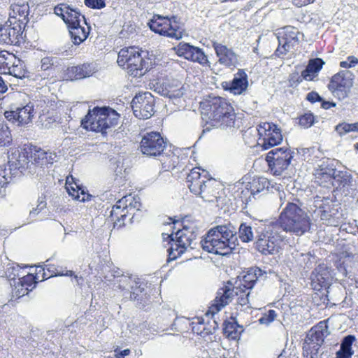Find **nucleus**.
Masks as SVG:
<instances>
[{"label": "nucleus", "mask_w": 358, "mask_h": 358, "mask_svg": "<svg viewBox=\"0 0 358 358\" xmlns=\"http://www.w3.org/2000/svg\"><path fill=\"white\" fill-rule=\"evenodd\" d=\"M8 165L10 173L17 175V172L23 173L26 171L31 175H35L34 166L30 164L29 152L27 150L23 151L15 150L8 155Z\"/></svg>", "instance_id": "12"}, {"label": "nucleus", "mask_w": 358, "mask_h": 358, "mask_svg": "<svg viewBox=\"0 0 358 358\" xmlns=\"http://www.w3.org/2000/svg\"><path fill=\"white\" fill-rule=\"evenodd\" d=\"M59 60L57 57H45L41 60V69L43 71H48L55 66H57Z\"/></svg>", "instance_id": "50"}, {"label": "nucleus", "mask_w": 358, "mask_h": 358, "mask_svg": "<svg viewBox=\"0 0 358 358\" xmlns=\"http://www.w3.org/2000/svg\"><path fill=\"white\" fill-rule=\"evenodd\" d=\"M131 108L136 117L147 120L155 113V98L149 92L139 93L133 98Z\"/></svg>", "instance_id": "8"}, {"label": "nucleus", "mask_w": 358, "mask_h": 358, "mask_svg": "<svg viewBox=\"0 0 358 358\" xmlns=\"http://www.w3.org/2000/svg\"><path fill=\"white\" fill-rule=\"evenodd\" d=\"M130 291L127 292L131 300L136 301L137 304L144 307L148 301V294L146 285L138 279L134 280V283L130 285Z\"/></svg>", "instance_id": "24"}, {"label": "nucleus", "mask_w": 358, "mask_h": 358, "mask_svg": "<svg viewBox=\"0 0 358 358\" xmlns=\"http://www.w3.org/2000/svg\"><path fill=\"white\" fill-rule=\"evenodd\" d=\"M275 274L271 270L263 271L258 267L250 268L243 276L241 284L239 286L251 289L257 281H264L268 278V275Z\"/></svg>", "instance_id": "21"}, {"label": "nucleus", "mask_w": 358, "mask_h": 358, "mask_svg": "<svg viewBox=\"0 0 358 358\" xmlns=\"http://www.w3.org/2000/svg\"><path fill=\"white\" fill-rule=\"evenodd\" d=\"M199 245L202 249L208 252L227 256L234 251L231 245H228L224 239L217 236L214 231L209 230L205 237L200 241Z\"/></svg>", "instance_id": "11"}, {"label": "nucleus", "mask_w": 358, "mask_h": 358, "mask_svg": "<svg viewBox=\"0 0 358 358\" xmlns=\"http://www.w3.org/2000/svg\"><path fill=\"white\" fill-rule=\"evenodd\" d=\"M69 29V34L75 45H79L84 41L88 36L90 33V27L85 29L78 23V25H73Z\"/></svg>", "instance_id": "32"}, {"label": "nucleus", "mask_w": 358, "mask_h": 358, "mask_svg": "<svg viewBox=\"0 0 358 358\" xmlns=\"http://www.w3.org/2000/svg\"><path fill=\"white\" fill-rule=\"evenodd\" d=\"M351 87L343 86L341 87H334L328 88L334 94V96L337 97L340 100H343L348 96Z\"/></svg>", "instance_id": "52"}, {"label": "nucleus", "mask_w": 358, "mask_h": 358, "mask_svg": "<svg viewBox=\"0 0 358 358\" xmlns=\"http://www.w3.org/2000/svg\"><path fill=\"white\" fill-rule=\"evenodd\" d=\"M20 273L21 268L18 264H16V266H8L6 268V275L10 280H15L16 277L22 278Z\"/></svg>", "instance_id": "54"}, {"label": "nucleus", "mask_w": 358, "mask_h": 358, "mask_svg": "<svg viewBox=\"0 0 358 358\" xmlns=\"http://www.w3.org/2000/svg\"><path fill=\"white\" fill-rule=\"evenodd\" d=\"M80 17L85 20V18L83 15H81V13L77 9H74L70 6L66 14H64V22L67 24L68 28L73 26L78 25V23H80ZM86 24V21H85Z\"/></svg>", "instance_id": "38"}, {"label": "nucleus", "mask_w": 358, "mask_h": 358, "mask_svg": "<svg viewBox=\"0 0 358 358\" xmlns=\"http://www.w3.org/2000/svg\"><path fill=\"white\" fill-rule=\"evenodd\" d=\"M336 211L337 210L331 208L329 206L320 205L314 210V214L316 217H320V220L326 221L327 224L332 225L335 222Z\"/></svg>", "instance_id": "33"}, {"label": "nucleus", "mask_w": 358, "mask_h": 358, "mask_svg": "<svg viewBox=\"0 0 358 358\" xmlns=\"http://www.w3.org/2000/svg\"><path fill=\"white\" fill-rule=\"evenodd\" d=\"M34 115V106L29 103L22 107H17L15 110H10L4 113L5 118L18 126H25L31 122Z\"/></svg>", "instance_id": "16"}, {"label": "nucleus", "mask_w": 358, "mask_h": 358, "mask_svg": "<svg viewBox=\"0 0 358 358\" xmlns=\"http://www.w3.org/2000/svg\"><path fill=\"white\" fill-rule=\"evenodd\" d=\"M197 227L194 224H189V225H184L182 227V229H178L177 231H182L183 234H187V236H189V237H191L192 238L196 239L197 236Z\"/></svg>", "instance_id": "56"}, {"label": "nucleus", "mask_w": 358, "mask_h": 358, "mask_svg": "<svg viewBox=\"0 0 358 358\" xmlns=\"http://www.w3.org/2000/svg\"><path fill=\"white\" fill-rule=\"evenodd\" d=\"M215 185H217V182L215 179L208 178L201 189V193H199L197 196L208 202H214L215 201L217 202L220 197L216 196Z\"/></svg>", "instance_id": "31"}, {"label": "nucleus", "mask_w": 358, "mask_h": 358, "mask_svg": "<svg viewBox=\"0 0 358 358\" xmlns=\"http://www.w3.org/2000/svg\"><path fill=\"white\" fill-rule=\"evenodd\" d=\"M173 50L179 57H183L187 60L198 62L201 65H206L209 63L207 56L201 48L189 43H180L173 48Z\"/></svg>", "instance_id": "17"}, {"label": "nucleus", "mask_w": 358, "mask_h": 358, "mask_svg": "<svg viewBox=\"0 0 358 358\" xmlns=\"http://www.w3.org/2000/svg\"><path fill=\"white\" fill-rule=\"evenodd\" d=\"M13 59H15L14 55L7 51H0V73L6 74Z\"/></svg>", "instance_id": "43"}, {"label": "nucleus", "mask_w": 358, "mask_h": 358, "mask_svg": "<svg viewBox=\"0 0 358 358\" xmlns=\"http://www.w3.org/2000/svg\"><path fill=\"white\" fill-rule=\"evenodd\" d=\"M234 290L230 286L225 285L220 288L216 294V297L213 301L211 308L219 312L222 308L226 306L234 297Z\"/></svg>", "instance_id": "26"}, {"label": "nucleus", "mask_w": 358, "mask_h": 358, "mask_svg": "<svg viewBox=\"0 0 358 358\" xmlns=\"http://www.w3.org/2000/svg\"><path fill=\"white\" fill-rule=\"evenodd\" d=\"M330 334L326 321H322L312 327L307 334L303 345L305 358H318V350L324 343V338Z\"/></svg>", "instance_id": "5"}, {"label": "nucleus", "mask_w": 358, "mask_h": 358, "mask_svg": "<svg viewBox=\"0 0 358 358\" xmlns=\"http://www.w3.org/2000/svg\"><path fill=\"white\" fill-rule=\"evenodd\" d=\"M85 4L93 9H101L106 6L105 0H85Z\"/></svg>", "instance_id": "60"}, {"label": "nucleus", "mask_w": 358, "mask_h": 358, "mask_svg": "<svg viewBox=\"0 0 358 358\" xmlns=\"http://www.w3.org/2000/svg\"><path fill=\"white\" fill-rule=\"evenodd\" d=\"M166 235L172 241L171 247L168 249V261L176 259L177 257H180L187 248L192 250L196 245V243L194 242L195 239L189 237L187 234H183L182 231L172 232L170 235Z\"/></svg>", "instance_id": "9"}, {"label": "nucleus", "mask_w": 358, "mask_h": 358, "mask_svg": "<svg viewBox=\"0 0 358 358\" xmlns=\"http://www.w3.org/2000/svg\"><path fill=\"white\" fill-rule=\"evenodd\" d=\"M318 75L315 73L310 71V69L307 67L301 72V76H299L297 79V82L299 83L303 80H313L315 78H316Z\"/></svg>", "instance_id": "58"}, {"label": "nucleus", "mask_w": 358, "mask_h": 358, "mask_svg": "<svg viewBox=\"0 0 358 358\" xmlns=\"http://www.w3.org/2000/svg\"><path fill=\"white\" fill-rule=\"evenodd\" d=\"M238 238L244 243L252 241L254 239L252 227L246 223H241L238 228Z\"/></svg>", "instance_id": "45"}, {"label": "nucleus", "mask_w": 358, "mask_h": 358, "mask_svg": "<svg viewBox=\"0 0 358 358\" xmlns=\"http://www.w3.org/2000/svg\"><path fill=\"white\" fill-rule=\"evenodd\" d=\"M222 87L234 94H241L248 86V76L243 69H239L231 81L223 82Z\"/></svg>", "instance_id": "19"}, {"label": "nucleus", "mask_w": 358, "mask_h": 358, "mask_svg": "<svg viewBox=\"0 0 358 358\" xmlns=\"http://www.w3.org/2000/svg\"><path fill=\"white\" fill-rule=\"evenodd\" d=\"M325 64L324 60L321 58H315L310 59L307 68L310 69L311 71L318 75L319 71L322 69L323 65Z\"/></svg>", "instance_id": "53"}, {"label": "nucleus", "mask_w": 358, "mask_h": 358, "mask_svg": "<svg viewBox=\"0 0 358 358\" xmlns=\"http://www.w3.org/2000/svg\"><path fill=\"white\" fill-rule=\"evenodd\" d=\"M350 127L349 123L343 122L336 125L335 130L340 136H343L350 132Z\"/></svg>", "instance_id": "63"}, {"label": "nucleus", "mask_w": 358, "mask_h": 358, "mask_svg": "<svg viewBox=\"0 0 358 358\" xmlns=\"http://www.w3.org/2000/svg\"><path fill=\"white\" fill-rule=\"evenodd\" d=\"M5 24L1 22L0 27V42L10 45H17L23 39L22 24L23 22L19 18L13 17V20H9Z\"/></svg>", "instance_id": "10"}, {"label": "nucleus", "mask_w": 358, "mask_h": 358, "mask_svg": "<svg viewBox=\"0 0 358 358\" xmlns=\"http://www.w3.org/2000/svg\"><path fill=\"white\" fill-rule=\"evenodd\" d=\"M235 289V293L238 296L237 302L239 305L243 306L249 303L250 289H246L241 286L233 288Z\"/></svg>", "instance_id": "48"}, {"label": "nucleus", "mask_w": 358, "mask_h": 358, "mask_svg": "<svg viewBox=\"0 0 358 358\" xmlns=\"http://www.w3.org/2000/svg\"><path fill=\"white\" fill-rule=\"evenodd\" d=\"M352 176L347 171H338L330 183V185L334 187L336 189H343L348 191L352 185Z\"/></svg>", "instance_id": "29"}, {"label": "nucleus", "mask_w": 358, "mask_h": 358, "mask_svg": "<svg viewBox=\"0 0 358 358\" xmlns=\"http://www.w3.org/2000/svg\"><path fill=\"white\" fill-rule=\"evenodd\" d=\"M28 152L30 164L34 166L35 174L36 176L41 175V172L43 171V166H45L44 156H45V151L34 146L33 148H30Z\"/></svg>", "instance_id": "28"}, {"label": "nucleus", "mask_w": 358, "mask_h": 358, "mask_svg": "<svg viewBox=\"0 0 358 358\" xmlns=\"http://www.w3.org/2000/svg\"><path fill=\"white\" fill-rule=\"evenodd\" d=\"M70 6L69 5L62 4L55 7V13L57 15L61 16L63 20H64V14H66Z\"/></svg>", "instance_id": "64"}, {"label": "nucleus", "mask_w": 358, "mask_h": 358, "mask_svg": "<svg viewBox=\"0 0 358 358\" xmlns=\"http://www.w3.org/2000/svg\"><path fill=\"white\" fill-rule=\"evenodd\" d=\"M103 110V107H94L92 110H89L87 114L85 115V118H83L81 121V125L83 128L90 130L89 127H87V124H91V122H98L99 120V112H102Z\"/></svg>", "instance_id": "40"}, {"label": "nucleus", "mask_w": 358, "mask_h": 358, "mask_svg": "<svg viewBox=\"0 0 358 358\" xmlns=\"http://www.w3.org/2000/svg\"><path fill=\"white\" fill-rule=\"evenodd\" d=\"M215 312L214 310H208L206 313V317H209L211 315V320H208L205 326L202 328V331L201 332V335L202 336H206L209 334H213L215 330L218 328V323L215 318Z\"/></svg>", "instance_id": "41"}, {"label": "nucleus", "mask_w": 358, "mask_h": 358, "mask_svg": "<svg viewBox=\"0 0 358 358\" xmlns=\"http://www.w3.org/2000/svg\"><path fill=\"white\" fill-rule=\"evenodd\" d=\"M70 72L74 75L75 79H83L92 76L95 73V68L93 64H83L72 66Z\"/></svg>", "instance_id": "34"}, {"label": "nucleus", "mask_w": 358, "mask_h": 358, "mask_svg": "<svg viewBox=\"0 0 358 358\" xmlns=\"http://www.w3.org/2000/svg\"><path fill=\"white\" fill-rule=\"evenodd\" d=\"M115 282L114 285L121 289L129 290L130 285L134 283L135 279H133L131 276L124 275L123 274L120 275L117 273V275H114Z\"/></svg>", "instance_id": "44"}, {"label": "nucleus", "mask_w": 358, "mask_h": 358, "mask_svg": "<svg viewBox=\"0 0 358 358\" xmlns=\"http://www.w3.org/2000/svg\"><path fill=\"white\" fill-rule=\"evenodd\" d=\"M166 145V139L159 132L150 131L142 136L138 150L147 157H156L163 154Z\"/></svg>", "instance_id": "7"}, {"label": "nucleus", "mask_w": 358, "mask_h": 358, "mask_svg": "<svg viewBox=\"0 0 358 358\" xmlns=\"http://www.w3.org/2000/svg\"><path fill=\"white\" fill-rule=\"evenodd\" d=\"M275 274L271 270L263 271L258 267L250 268L243 276L241 284L239 286L251 289L257 281H264L268 278V275Z\"/></svg>", "instance_id": "22"}, {"label": "nucleus", "mask_w": 358, "mask_h": 358, "mask_svg": "<svg viewBox=\"0 0 358 358\" xmlns=\"http://www.w3.org/2000/svg\"><path fill=\"white\" fill-rule=\"evenodd\" d=\"M343 76L344 71H341L338 73L334 75L331 78L328 85V88H334V86H335V87H338V86H339V87H341L343 86L352 87V81L350 80L345 78Z\"/></svg>", "instance_id": "42"}, {"label": "nucleus", "mask_w": 358, "mask_h": 358, "mask_svg": "<svg viewBox=\"0 0 358 358\" xmlns=\"http://www.w3.org/2000/svg\"><path fill=\"white\" fill-rule=\"evenodd\" d=\"M336 171L334 160L324 158L315 169V182L321 186L329 187Z\"/></svg>", "instance_id": "15"}, {"label": "nucleus", "mask_w": 358, "mask_h": 358, "mask_svg": "<svg viewBox=\"0 0 358 358\" xmlns=\"http://www.w3.org/2000/svg\"><path fill=\"white\" fill-rule=\"evenodd\" d=\"M180 19L176 15L163 16L155 15L148 22L150 29L162 36L179 40L184 31Z\"/></svg>", "instance_id": "4"}, {"label": "nucleus", "mask_w": 358, "mask_h": 358, "mask_svg": "<svg viewBox=\"0 0 358 358\" xmlns=\"http://www.w3.org/2000/svg\"><path fill=\"white\" fill-rule=\"evenodd\" d=\"M276 317V313L274 310H269L267 313L264 314L259 320V322L262 324H269L272 322Z\"/></svg>", "instance_id": "57"}, {"label": "nucleus", "mask_w": 358, "mask_h": 358, "mask_svg": "<svg viewBox=\"0 0 358 358\" xmlns=\"http://www.w3.org/2000/svg\"><path fill=\"white\" fill-rule=\"evenodd\" d=\"M119 114L110 107L104 106L103 110L99 112V120L97 122L87 124L90 130L96 132L106 133V130L117 124Z\"/></svg>", "instance_id": "14"}, {"label": "nucleus", "mask_w": 358, "mask_h": 358, "mask_svg": "<svg viewBox=\"0 0 358 358\" xmlns=\"http://www.w3.org/2000/svg\"><path fill=\"white\" fill-rule=\"evenodd\" d=\"M285 29L284 36L278 39L280 44L284 42L287 46L294 48L303 38V34L294 27H287Z\"/></svg>", "instance_id": "30"}, {"label": "nucleus", "mask_w": 358, "mask_h": 358, "mask_svg": "<svg viewBox=\"0 0 358 358\" xmlns=\"http://www.w3.org/2000/svg\"><path fill=\"white\" fill-rule=\"evenodd\" d=\"M127 213L128 210H127L124 213H120L119 215L115 216V219L112 220L114 221V227L120 228L124 224V220L127 217Z\"/></svg>", "instance_id": "62"}, {"label": "nucleus", "mask_w": 358, "mask_h": 358, "mask_svg": "<svg viewBox=\"0 0 358 358\" xmlns=\"http://www.w3.org/2000/svg\"><path fill=\"white\" fill-rule=\"evenodd\" d=\"M315 117L311 113H306L299 117V124L305 129L310 127L315 122Z\"/></svg>", "instance_id": "51"}, {"label": "nucleus", "mask_w": 358, "mask_h": 358, "mask_svg": "<svg viewBox=\"0 0 358 358\" xmlns=\"http://www.w3.org/2000/svg\"><path fill=\"white\" fill-rule=\"evenodd\" d=\"M311 220L308 213L302 208L301 203L288 202L281 212L279 219L255 227L256 249L262 255H274L278 252L282 239V231L301 236L310 229Z\"/></svg>", "instance_id": "1"}, {"label": "nucleus", "mask_w": 358, "mask_h": 358, "mask_svg": "<svg viewBox=\"0 0 358 358\" xmlns=\"http://www.w3.org/2000/svg\"><path fill=\"white\" fill-rule=\"evenodd\" d=\"M257 131L259 135L262 137L261 145L263 150L277 145L282 141L280 129L273 123H260L257 126Z\"/></svg>", "instance_id": "13"}, {"label": "nucleus", "mask_w": 358, "mask_h": 358, "mask_svg": "<svg viewBox=\"0 0 358 358\" xmlns=\"http://www.w3.org/2000/svg\"><path fill=\"white\" fill-rule=\"evenodd\" d=\"M124 202L123 199L119 200L115 205L113 206V208L110 213V217L111 220L115 219V216L120 214V213H124L127 210L128 206L126 205L125 207L122 208V203Z\"/></svg>", "instance_id": "55"}, {"label": "nucleus", "mask_w": 358, "mask_h": 358, "mask_svg": "<svg viewBox=\"0 0 358 358\" xmlns=\"http://www.w3.org/2000/svg\"><path fill=\"white\" fill-rule=\"evenodd\" d=\"M10 66H9V70H7L6 74L11 75L17 78H23L26 77L27 71L24 69V66L22 62L20 59H13Z\"/></svg>", "instance_id": "37"}, {"label": "nucleus", "mask_w": 358, "mask_h": 358, "mask_svg": "<svg viewBox=\"0 0 358 358\" xmlns=\"http://www.w3.org/2000/svg\"><path fill=\"white\" fill-rule=\"evenodd\" d=\"M210 230L214 231L217 236H220L224 241L231 245L232 250H235L238 245V239L237 236V231L236 227L231 223L225 224L217 225Z\"/></svg>", "instance_id": "20"}, {"label": "nucleus", "mask_w": 358, "mask_h": 358, "mask_svg": "<svg viewBox=\"0 0 358 358\" xmlns=\"http://www.w3.org/2000/svg\"><path fill=\"white\" fill-rule=\"evenodd\" d=\"M224 334L232 338H236L243 331V327L236 322H224Z\"/></svg>", "instance_id": "46"}, {"label": "nucleus", "mask_w": 358, "mask_h": 358, "mask_svg": "<svg viewBox=\"0 0 358 358\" xmlns=\"http://www.w3.org/2000/svg\"><path fill=\"white\" fill-rule=\"evenodd\" d=\"M268 185L269 182L266 178L258 177L254 178L250 185L251 194L255 196L265 189H268Z\"/></svg>", "instance_id": "39"}, {"label": "nucleus", "mask_w": 358, "mask_h": 358, "mask_svg": "<svg viewBox=\"0 0 358 358\" xmlns=\"http://www.w3.org/2000/svg\"><path fill=\"white\" fill-rule=\"evenodd\" d=\"M358 64V59L355 56H348L346 61L340 62V66L342 68L348 69L354 67Z\"/></svg>", "instance_id": "61"}, {"label": "nucleus", "mask_w": 358, "mask_h": 358, "mask_svg": "<svg viewBox=\"0 0 358 358\" xmlns=\"http://www.w3.org/2000/svg\"><path fill=\"white\" fill-rule=\"evenodd\" d=\"M213 47L220 64L231 69L238 64V57L231 48L217 42H213Z\"/></svg>", "instance_id": "18"}, {"label": "nucleus", "mask_w": 358, "mask_h": 358, "mask_svg": "<svg viewBox=\"0 0 358 358\" xmlns=\"http://www.w3.org/2000/svg\"><path fill=\"white\" fill-rule=\"evenodd\" d=\"M313 284L316 283L321 287H327L331 283L332 275L329 268L324 264H319L310 275Z\"/></svg>", "instance_id": "25"}, {"label": "nucleus", "mask_w": 358, "mask_h": 358, "mask_svg": "<svg viewBox=\"0 0 358 358\" xmlns=\"http://www.w3.org/2000/svg\"><path fill=\"white\" fill-rule=\"evenodd\" d=\"M75 185L76 186V187L72 186L66 187L69 194L74 199L79 200L83 202L90 201L92 196L88 193H86L83 187H80L76 183H75Z\"/></svg>", "instance_id": "36"}, {"label": "nucleus", "mask_w": 358, "mask_h": 358, "mask_svg": "<svg viewBox=\"0 0 358 358\" xmlns=\"http://www.w3.org/2000/svg\"><path fill=\"white\" fill-rule=\"evenodd\" d=\"M12 174L10 173L9 169L0 170V186L3 187L6 184L9 183L11 180Z\"/></svg>", "instance_id": "59"}, {"label": "nucleus", "mask_w": 358, "mask_h": 358, "mask_svg": "<svg viewBox=\"0 0 358 358\" xmlns=\"http://www.w3.org/2000/svg\"><path fill=\"white\" fill-rule=\"evenodd\" d=\"M206 108L213 126L222 129L239 127L234 108L225 99L214 97L206 103Z\"/></svg>", "instance_id": "2"}, {"label": "nucleus", "mask_w": 358, "mask_h": 358, "mask_svg": "<svg viewBox=\"0 0 358 358\" xmlns=\"http://www.w3.org/2000/svg\"><path fill=\"white\" fill-rule=\"evenodd\" d=\"M207 179V173L203 171L202 174L199 168H194L187 176L186 182L190 192L197 196Z\"/></svg>", "instance_id": "23"}, {"label": "nucleus", "mask_w": 358, "mask_h": 358, "mask_svg": "<svg viewBox=\"0 0 358 358\" xmlns=\"http://www.w3.org/2000/svg\"><path fill=\"white\" fill-rule=\"evenodd\" d=\"M36 283L32 274L24 275L18 279L17 285L15 286L13 292L16 296L20 298L32 291Z\"/></svg>", "instance_id": "27"}, {"label": "nucleus", "mask_w": 358, "mask_h": 358, "mask_svg": "<svg viewBox=\"0 0 358 358\" xmlns=\"http://www.w3.org/2000/svg\"><path fill=\"white\" fill-rule=\"evenodd\" d=\"M148 52L136 47L122 48L118 52L117 62L120 66L127 70L134 77L143 76L148 69V62L145 59Z\"/></svg>", "instance_id": "3"}, {"label": "nucleus", "mask_w": 358, "mask_h": 358, "mask_svg": "<svg viewBox=\"0 0 358 358\" xmlns=\"http://www.w3.org/2000/svg\"><path fill=\"white\" fill-rule=\"evenodd\" d=\"M355 341V336L353 335H348L345 336L341 343L340 351L348 352L353 355L354 350H352V345Z\"/></svg>", "instance_id": "49"}, {"label": "nucleus", "mask_w": 358, "mask_h": 358, "mask_svg": "<svg viewBox=\"0 0 358 358\" xmlns=\"http://www.w3.org/2000/svg\"><path fill=\"white\" fill-rule=\"evenodd\" d=\"M47 271L49 273V275L44 272L43 274V280L54 276L74 275L75 278H78V276L74 275V273L72 271L64 270L62 267L56 266L55 265H48Z\"/></svg>", "instance_id": "35"}, {"label": "nucleus", "mask_w": 358, "mask_h": 358, "mask_svg": "<svg viewBox=\"0 0 358 358\" xmlns=\"http://www.w3.org/2000/svg\"><path fill=\"white\" fill-rule=\"evenodd\" d=\"M294 156V152L288 148H275L267 153L266 161L273 175L281 176L291 166Z\"/></svg>", "instance_id": "6"}, {"label": "nucleus", "mask_w": 358, "mask_h": 358, "mask_svg": "<svg viewBox=\"0 0 358 358\" xmlns=\"http://www.w3.org/2000/svg\"><path fill=\"white\" fill-rule=\"evenodd\" d=\"M12 143V136L9 128L4 124H0V147H7Z\"/></svg>", "instance_id": "47"}]
</instances>
